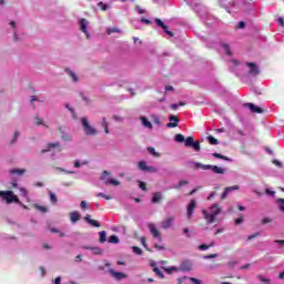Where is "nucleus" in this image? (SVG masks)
Masks as SVG:
<instances>
[{"instance_id":"1","label":"nucleus","mask_w":284,"mask_h":284,"mask_svg":"<svg viewBox=\"0 0 284 284\" xmlns=\"http://www.w3.org/2000/svg\"><path fill=\"white\" fill-rule=\"evenodd\" d=\"M202 213L206 223H214V221H216V216L221 214V206L219 204H213L210 209L204 210Z\"/></svg>"},{"instance_id":"2","label":"nucleus","mask_w":284,"mask_h":284,"mask_svg":"<svg viewBox=\"0 0 284 284\" xmlns=\"http://www.w3.org/2000/svg\"><path fill=\"white\" fill-rule=\"evenodd\" d=\"M0 199L4 203H7V205H11V203H17V205H21V200H19V196L12 191H0Z\"/></svg>"},{"instance_id":"3","label":"nucleus","mask_w":284,"mask_h":284,"mask_svg":"<svg viewBox=\"0 0 284 284\" xmlns=\"http://www.w3.org/2000/svg\"><path fill=\"white\" fill-rule=\"evenodd\" d=\"M193 166L195 170H212L214 174H225V169L220 168L217 165H212V164H203L201 162H193Z\"/></svg>"},{"instance_id":"4","label":"nucleus","mask_w":284,"mask_h":284,"mask_svg":"<svg viewBox=\"0 0 284 284\" xmlns=\"http://www.w3.org/2000/svg\"><path fill=\"white\" fill-rule=\"evenodd\" d=\"M81 123H82L83 132L84 134H87V136H97V134H99V131L90 124V121L88 120V118H82Z\"/></svg>"},{"instance_id":"5","label":"nucleus","mask_w":284,"mask_h":284,"mask_svg":"<svg viewBox=\"0 0 284 284\" xmlns=\"http://www.w3.org/2000/svg\"><path fill=\"white\" fill-rule=\"evenodd\" d=\"M79 30L82 31V33L85 36L87 39H90V21L85 18H81L78 21Z\"/></svg>"},{"instance_id":"6","label":"nucleus","mask_w":284,"mask_h":284,"mask_svg":"<svg viewBox=\"0 0 284 284\" xmlns=\"http://www.w3.org/2000/svg\"><path fill=\"white\" fill-rule=\"evenodd\" d=\"M11 185L16 190H19L20 196L26 199L27 203H30V197L28 196V189H26L23 186H19V183H17V181H14V180L11 182Z\"/></svg>"},{"instance_id":"7","label":"nucleus","mask_w":284,"mask_h":284,"mask_svg":"<svg viewBox=\"0 0 284 284\" xmlns=\"http://www.w3.org/2000/svg\"><path fill=\"white\" fill-rule=\"evenodd\" d=\"M148 227H149V232L152 234L153 239H158V241L163 240V237L161 236V231H159V227H156V224L149 223Z\"/></svg>"},{"instance_id":"8","label":"nucleus","mask_w":284,"mask_h":284,"mask_svg":"<svg viewBox=\"0 0 284 284\" xmlns=\"http://www.w3.org/2000/svg\"><path fill=\"white\" fill-rule=\"evenodd\" d=\"M246 68L251 77H256L261 73V70H258V65H256V63L247 62Z\"/></svg>"},{"instance_id":"9","label":"nucleus","mask_w":284,"mask_h":284,"mask_svg":"<svg viewBox=\"0 0 284 284\" xmlns=\"http://www.w3.org/2000/svg\"><path fill=\"white\" fill-rule=\"evenodd\" d=\"M174 221H175L174 216H169V217L164 219L161 222L162 230H170V227H173Z\"/></svg>"},{"instance_id":"10","label":"nucleus","mask_w":284,"mask_h":284,"mask_svg":"<svg viewBox=\"0 0 284 284\" xmlns=\"http://www.w3.org/2000/svg\"><path fill=\"white\" fill-rule=\"evenodd\" d=\"M109 274L115 278V281H123V278H128V275L121 272H115L112 268H109Z\"/></svg>"},{"instance_id":"11","label":"nucleus","mask_w":284,"mask_h":284,"mask_svg":"<svg viewBox=\"0 0 284 284\" xmlns=\"http://www.w3.org/2000/svg\"><path fill=\"white\" fill-rule=\"evenodd\" d=\"M195 209H196V201L191 200L186 209V216L189 220L192 219V214H194Z\"/></svg>"},{"instance_id":"12","label":"nucleus","mask_w":284,"mask_h":284,"mask_svg":"<svg viewBox=\"0 0 284 284\" xmlns=\"http://www.w3.org/2000/svg\"><path fill=\"white\" fill-rule=\"evenodd\" d=\"M169 123L166 124V128H179L180 119L176 118V115L171 114L169 116Z\"/></svg>"},{"instance_id":"13","label":"nucleus","mask_w":284,"mask_h":284,"mask_svg":"<svg viewBox=\"0 0 284 284\" xmlns=\"http://www.w3.org/2000/svg\"><path fill=\"white\" fill-rule=\"evenodd\" d=\"M59 145H61V143L59 142H52L47 144L41 151L40 154H45V152H51L52 150H54V148H59Z\"/></svg>"},{"instance_id":"14","label":"nucleus","mask_w":284,"mask_h":284,"mask_svg":"<svg viewBox=\"0 0 284 284\" xmlns=\"http://www.w3.org/2000/svg\"><path fill=\"white\" fill-rule=\"evenodd\" d=\"M141 124L146 129V130H154V125H152V122L145 118V116H140Z\"/></svg>"},{"instance_id":"15","label":"nucleus","mask_w":284,"mask_h":284,"mask_svg":"<svg viewBox=\"0 0 284 284\" xmlns=\"http://www.w3.org/2000/svg\"><path fill=\"white\" fill-rule=\"evenodd\" d=\"M246 108H248V110H251V112H253L254 114H263V109L254 103H247Z\"/></svg>"},{"instance_id":"16","label":"nucleus","mask_w":284,"mask_h":284,"mask_svg":"<svg viewBox=\"0 0 284 284\" xmlns=\"http://www.w3.org/2000/svg\"><path fill=\"white\" fill-rule=\"evenodd\" d=\"M236 190H239V185H233V186L226 187L221 195L222 201L227 199V194H230V192H234Z\"/></svg>"},{"instance_id":"17","label":"nucleus","mask_w":284,"mask_h":284,"mask_svg":"<svg viewBox=\"0 0 284 284\" xmlns=\"http://www.w3.org/2000/svg\"><path fill=\"white\" fill-rule=\"evenodd\" d=\"M9 174L11 176H23V174H26V169H11Z\"/></svg>"},{"instance_id":"18","label":"nucleus","mask_w":284,"mask_h":284,"mask_svg":"<svg viewBox=\"0 0 284 284\" xmlns=\"http://www.w3.org/2000/svg\"><path fill=\"white\" fill-rule=\"evenodd\" d=\"M70 221L71 223H77L78 221H81V213L79 211H73L70 213Z\"/></svg>"},{"instance_id":"19","label":"nucleus","mask_w":284,"mask_h":284,"mask_svg":"<svg viewBox=\"0 0 284 284\" xmlns=\"http://www.w3.org/2000/svg\"><path fill=\"white\" fill-rule=\"evenodd\" d=\"M65 73L72 80L73 83H79V75H77V73L74 71L67 69Z\"/></svg>"},{"instance_id":"20","label":"nucleus","mask_w":284,"mask_h":284,"mask_svg":"<svg viewBox=\"0 0 284 284\" xmlns=\"http://www.w3.org/2000/svg\"><path fill=\"white\" fill-rule=\"evenodd\" d=\"M123 32V30H121L118 27H110L106 29V34H121Z\"/></svg>"},{"instance_id":"21","label":"nucleus","mask_w":284,"mask_h":284,"mask_svg":"<svg viewBox=\"0 0 284 284\" xmlns=\"http://www.w3.org/2000/svg\"><path fill=\"white\" fill-rule=\"evenodd\" d=\"M34 124L36 125H42V128H45L47 130H48V128H50V125H48V123L44 122V120L39 118V116L34 118Z\"/></svg>"},{"instance_id":"22","label":"nucleus","mask_w":284,"mask_h":284,"mask_svg":"<svg viewBox=\"0 0 284 284\" xmlns=\"http://www.w3.org/2000/svg\"><path fill=\"white\" fill-rule=\"evenodd\" d=\"M84 250H91L92 254H95L97 256H101V254H103V250H101V247L84 246Z\"/></svg>"},{"instance_id":"23","label":"nucleus","mask_w":284,"mask_h":284,"mask_svg":"<svg viewBox=\"0 0 284 284\" xmlns=\"http://www.w3.org/2000/svg\"><path fill=\"white\" fill-rule=\"evenodd\" d=\"M163 200V194L161 192H156L153 194L152 203H160Z\"/></svg>"},{"instance_id":"24","label":"nucleus","mask_w":284,"mask_h":284,"mask_svg":"<svg viewBox=\"0 0 284 284\" xmlns=\"http://www.w3.org/2000/svg\"><path fill=\"white\" fill-rule=\"evenodd\" d=\"M151 119H152L153 123H155V125H159V126L163 125V122H161V118L159 115L151 114Z\"/></svg>"},{"instance_id":"25","label":"nucleus","mask_w":284,"mask_h":284,"mask_svg":"<svg viewBox=\"0 0 284 284\" xmlns=\"http://www.w3.org/2000/svg\"><path fill=\"white\" fill-rule=\"evenodd\" d=\"M105 185L118 186V185H121V182L119 180H114V179L111 178V179H106Z\"/></svg>"},{"instance_id":"26","label":"nucleus","mask_w":284,"mask_h":284,"mask_svg":"<svg viewBox=\"0 0 284 284\" xmlns=\"http://www.w3.org/2000/svg\"><path fill=\"white\" fill-rule=\"evenodd\" d=\"M275 203H276V205H277V207H278V211L280 212H284V199H277L276 201H275Z\"/></svg>"},{"instance_id":"27","label":"nucleus","mask_w":284,"mask_h":284,"mask_svg":"<svg viewBox=\"0 0 284 284\" xmlns=\"http://www.w3.org/2000/svg\"><path fill=\"white\" fill-rule=\"evenodd\" d=\"M139 169L142 171V172H148V162L146 161H140L139 162Z\"/></svg>"},{"instance_id":"28","label":"nucleus","mask_w":284,"mask_h":284,"mask_svg":"<svg viewBox=\"0 0 284 284\" xmlns=\"http://www.w3.org/2000/svg\"><path fill=\"white\" fill-rule=\"evenodd\" d=\"M19 136H21V133L19 132V131H16L14 133H13V136H12V139L10 140V145H14V143H17V140L19 139Z\"/></svg>"},{"instance_id":"29","label":"nucleus","mask_w":284,"mask_h":284,"mask_svg":"<svg viewBox=\"0 0 284 284\" xmlns=\"http://www.w3.org/2000/svg\"><path fill=\"white\" fill-rule=\"evenodd\" d=\"M155 23L156 26H159L160 28H162L164 30V32H168V26H165V23H163V20L156 18L155 19Z\"/></svg>"},{"instance_id":"30","label":"nucleus","mask_w":284,"mask_h":284,"mask_svg":"<svg viewBox=\"0 0 284 284\" xmlns=\"http://www.w3.org/2000/svg\"><path fill=\"white\" fill-rule=\"evenodd\" d=\"M33 207L36 210H38V212H42L43 214H45V212H48V206H41L39 204H33Z\"/></svg>"},{"instance_id":"31","label":"nucleus","mask_w":284,"mask_h":284,"mask_svg":"<svg viewBox=\"0 0 284 284\" xmlns=\"http://www.w3.org/2000/svg\"><path fill=\"white\" fill-rule=\"evenodd\" d=\"M99 236H100V243H105V241H108V233L105 231L100 232Z\"/></svg>"},{"instance_id":"32","label":"nucleus","mask_w":284,"mask_h":284,"mask_svg":"<svg viewBox=\"0 0 284 284\" xmlns=\"http://www.w3.org/2000/svg\"><path fill=\"white\" fill-rule=\"evenodd\" d=\"M193 142H194V138H192V136H187L186 139H184V145H185L186 148H191V145L193 144Z\"/></svg>"},{"instance_id":"33","label":"nucleus","mask_w":284,"mask_h":284,"mask_svg":"<svg viewBox=\"0 0 284 284\" xmlns=\"http://www.w3.org/2000/svg\"><path fill=\"white\" fill-rule=\"evenodd\" d=\"M222 50L227 54L229 57L232 55V51L230 50V44L223 43L222 44Z\"/></svg>"},{"instance_id":"34","label":"nucleus","mask_w":284,"mask_h":284,"mask_svg":"<svg viewBox=\"0 0 284 284\" xmlns=\"http://www.w3.org/2000/svg\"><path fill=\"white\" fill-rule=\"evenodd\" d=\"M95 196H98V199H105V201H112V196L105 195V193H97Z\"/></svg>"},{"instance_id":"35","label":"nucleus","mask_w":284,"mask_h":284,"mask_svg":"<svg viewBox=\"0 0 284 284\" xmlns=\"http://www.w3.org/2000/svg\"><path fill=\"white\" fill-rule=\"evenodd\" d=\"M109 243H111V244H113V245L119 244V236H116V235H111V236L109 237Z\"/></svg>"},{"instance_id":"36","label":"nucleus","mask_w":284,"mask_h":284,"mask_svg":"<svg viewBox=\"0 0 284 284\" xmlns=\"http://www.w3.org/2000/svg\"><path fill=\"white\" fill-rule=\"evenodd\" d=\"M176 143H185V136L181 133L175 135Z\"/></svg>"},{"instance_id":"37","label":"nucleus","mask_w":284,"mask_h":284,"mask_svg":"<svg viewBox=\"0 0 284 284\" xmlns=\"http://www.w3.org/2000/svg\"><path fill=\"white\" fill-rule=\"evenodd\" d=\"M81 165H88V161L84 160V161H79V160H75L74 163H73V166L74 168H81Z\"/></svg>"},{"instance_id":"38","label":"nucleus","mask_w":284,"mask_h":284,"mask_svg":"<svg viewBox=\"0 0 284 284\" xmlns=\"http://www.w3.org/2000/svg\"><path fill=\"white\" fill-rule=\"evenodd\" d=\"M112 119L115 121V123H123V121H125V119L121 115H112Z\"/></svg>"},{"instance_id":"39","label":"nucleus","mask_w":284,"mask_h":284,"mask_svg":"<svg viewBox=\"0 0 284 284\" xmlns=\"http://www.w3.org/2000/svg\"><path fill=\"white\" fill-rule=\"evenodd\" d=\"M215 159H222V161H231L230 158L225 155H221V153H213L212 154Z\"/></svg>"},{"instance_id":"40","label":"nucleus","mask_w":284,"mask_h":284,"mask_svg":"<svg viewBox=\"0 0 284 284\" xmlns=\"http://www.w3.org/2000/svg\"><path fill=\"white\" fill-rule=\"evenodd\" d=\"M191 148H193L195 152H201V143L199 141L193 142V144H191Z\"/></svg>"},{"instance_id":"41","label":"nucleus","mask_w":284,"mask_h":284,"mask_svg":"<svg viewBox=\"0 0 284 284\" xmlns=\"http://www.w3.org/2000/svg\"><path fill=\"white\" fill-rule=\"evenodd\" d=\"M100 179H101V181H104V183H105V181H108V179H112V178H110V172L103 171Z\"/></svg>"},{"instance_id":"42","label":"nucleus","mask_w":284,"mask_h":284,"mask_svg":"<svg viewBox=\"0 0 284 284\" xmlns=\"http://www.w3.org/2000/svg\"><path fill=\"white\" fill-rule=\"evenodd\" d=\"M135 10H136L138 14H145V12H148V10L143 9L139 4H135Z\"/></svg>"},{"instance_id":"43","label":"nucleus","mask_w":284,"mask_h":284,"mask_svg":"<svg viewBox=\"0 0 284 284\" xmlns=\"http://www.w3.org/2000/svg\"><path fill=\"white\" fill-rule=\"evenodd\" d=\"M148 151L150 152V154H152L153 156H161V154H159V152H156V150H154V148L150 146L148 148Z\"/></svg>"},{"instance_id":"44","label":"nucleus","mask_w":284,"mask_h":284,"mask_svg":"<svg viewBox=\"0 0 284 284\" xmlns=\"http://www.w3.org/2000/svg\"><path fill=\"white\" fill-rule=\"evenodd\" d=\"M207 139L211 145H219V140H216L214 136L210 135Z\"/></svg>"},{"instance_id":"45","label":"nucleus","mask_w":284,"mask_h":284,"mask_svg":"<svg viewBox=\"0 0 284 284\" xmlns=\"http://www.w3.org/2000/svg\"><path fill=\"white\" fill-rule=\"evenodd\" d=\"M50 201L51 203H57V194L52 193V191L49 192Z\"/></svg>"},{"instance_id":"46","label":"nucleus","mask_w":284,"mask_h":284,"mask_svg":"<svg viewBox=\"0 0 284 284\" xmlns=\"http://www.w3.org/2000/svg\"><path fill=\"white\" fill-rule=\"evenodd\" d=\"M81 210H88L90 207V204L87 201H82L80 203Z\"/></svg>"},{"instance_id":"47","label":"nucleus","mask_w":284,"mask_h":284,"mask_svg":"<svg viewBox=\"0 0 284 284\" xmlns=\"http://www.w3.org/2000/svg\"><path fill=\"white\" fill-rule=\"evenodd\" d=\"M132 250H133L134 254H138L139 256H141V254H143V251L141 250V247L133 246Z\"/></svg>"},{"instance_id":"48","label":"nucleus","mask_w":284,"mask_h":284,"mask_svg":"<svg viewBox=\"0 0 284 284\" xmlns=\"http://www.w3.org/2000/svg\"><path fill=\"white\" fill-rule=\"evenodd\" d=\"M62 141H72V135L68 133H62Z\"/></svg>"},{"instance_id":"49","label":"nucleus","mask_w":284,"mask_h":284,"mask_svg":"<svg viewBox=\"0 0 284 284\" xmlns=\"http://www.w3.org/2000/svg\"><path fill=\"white\" fill-rule=\"evenodd\" d=\"M189 281L193 284H203V281L194 278V277H189Z\"/></svg>"},{"instance_id":"50","label":"nucleus","mask_w":284,"mask_h":284,"mask_svg":"<svg viewBox=\"0 0 284 284\" xmlns=\"http://www.w3.org/2000/svg\"><path fill=\"white\" fill-rule=\"evenodd\" d=\"M89 225H93V227H101V224L97 220H91Z\"/></svg>"},{"instance_id":"51","label":"nucleus","mask_w":284,"mask_h":284,"mask_svg":"<svg viewBox=\"0 0 284 284\" xmlns=\"http://www.w3.org/2000/svg\"><path fill=\"white\" fill-rule=\"evenodd\" d=\"M153 272H154L160 278H163V272H161V271L159 270V267H154V268H153Z\"/></svg>"},{"instance_id":"52","label":"nucleus","mask_w":284,"mask_h":284,"mask_svg":"<svg viewBox=\"0 0 284 284\" xmlns=\"http://www.w3.org/2000/svg\"><path fill=\"white\" fill-rule=\"evenodd\" d=\"M98 6H99V8H101V10H103V12H105V10H108V8H110L108 4H104L103 2H99Z\"/></svg>"},{"instance_id":"53","label":"nucleus","mask_w":284,"mask_h":284,"mask_svg":"<svg viewBox=\"0 0 284 284\" xmlns=\"http://www.w3.org/2000/svg\"><path fill=\"white\" fill-rule=\"evenodd\" d=\"M101 126H102V128H108V126H109V124H108V119H106V118H102V119H101Z\"/></svg>"},{"instance_id":"54","label":"nucleus","mask_w":284,"mask_h":284,"mask_svg":"<svg viewBox=\"0 0 284 284\" xmlns=\"http://www.w3.org/2000/svg\"><path fill=\"white\" fill-rule=\"evenodd\" d=\"M272 217H264L263 220H262V225H267V223H272Z\"/></svg>"},{"instance_id":"55","label":"nucleus","mask_w":284,"mask_h":284,"mask_svg":"<svg viewBox=\"0 0 284 284\" xmlns=\"http://www.w3.org/2000/svg\"><path fill=\"white\" fill-rule=\"evenodd\" d=\"M211 245L207 244H202L199 246V250H201L202 252H205V250H210Z\"/></svg>"},{"instance_id":"56","label":"nucleus","mask_w":284,"mask_h":284,"mask_svg":"<svg viewBox=\"0 0 284 284\" xmlns=\"http://www.w3.org/2000/svg\"><path fill=\"white\" fill-rule=\"evenodd\" d=\"M146 172L155 173L159 172V170L154 166H148Z\"/></svg>"},{"instance_id":"57","label":"nucleus","mask_w":284,"mask_h":284,"mask_svg":"<svg viewBox=\"0 0 284 284\" xmlns=\"http://www.w3.org/2000/svg\"><path fill=\"white\" fill-rule=\"evenodd\" d=\"M257 236H261V233H255V234H253V235H250V236L247 237V241H252V240H254V239H257Z\"/></svg>"},{"instance_id":"58","label":"nucleus","mask_w":284,"mask_h":284,"mask_svg":"<svg viewBox=\"0 0 284 284\" xmlns=\"http://www.w3.org/2000/svg\"><path fill=\"white\" fill-rule=\"evenodd\" d=\"M58 170L60 172H64V174H74V171H68V170H64V169H61V168H59Z\"/></svg>"},{"instance_id":"59","label":"nucleus","mask_w":284,"mask_h":284,"mask_svg":"<svg viewBox=\"0 0 284 284\" xmlns=\"http://www.w3.org/2000/svg\"><path fill=\"white\" fill-rule=\"evenodd\" d=\"M183 185H187V181L181 180L179 183V186H175V187H183Z\"/></svg>"},{"instance_id":"60","label":"nucleus","mask_w":284,"mask_h":284,"mask_svg":"<svg viewBox=\"0 0 284 284\" xmlns=\"http://www.w3.org/2000/svg\"><path fill=\"white\" fill-rule=\"evenodd\" d=\"M237 28H239L240 30H243V28H245V22H244V21L239 22V23H237Z\"/></svg>"},{"instance_id":"61","label":"nucleus","mask_w":284,"mask_h":284,"mask_svg":"<svg viewBox=\"0 0 284 284\" xmlns=\"http://www.w3.org/2000/svg\"><path fill=\"white\" fill-rule=\"evenodd\" d=\"M154 247H155V250H159V251L165 250V246L159 245V244H154Z\"/></svg>"},{"instance_id":"62","label":"nucleus","mask_w":284,"mask_h":284,"mask_svg":"<svg viewBox=\"0 0 284 284\" xmlns=\"http://www.w3.org/2000/svg\"><path fill=\"white\" fill-rule=\"evenodd\" d=\"M53 284H61V276H58L55 280L52 281Z\"/></svg>"},{"instance_id":"63","label":"nucleus","mask_w":284,"mask_h":284,"mask_svg":"<svg viewBox=\"0 0 284 284\" xmlns=\"http://www.w3.org/2000/svg\"><path fill=\"white\" fill-rule=\"evenodd\" d=\"M140 187L145 192L148 189L145 187V182H139Z\"/></svg>"},{"instance_id":"64","label":"nucleus","mask_w":284,"mask_h":284,"mask_svg":"<svg viewBox=\"0 0 284 284\" xmlns=\"http://www.w3.org/2000/svg\"><path fill=\"white\" fill-rule=\"evenodd\" d=\"M243 223V217H239L235 220V225H241Z\"/></svg>"}]
</instances>
